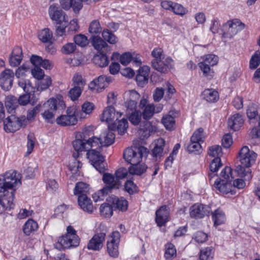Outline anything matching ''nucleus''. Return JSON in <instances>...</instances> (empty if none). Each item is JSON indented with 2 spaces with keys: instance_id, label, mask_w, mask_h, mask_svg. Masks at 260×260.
<instances>
[{
  "instance_id": "1",
  "label": "nucleus",
  "mask_w": 260,
  "mask_h": 260,
  "mask_svg": "<svg viewBox=\"0 0 260 260\" xmlns=\"http://www.w3.org/2000/svg\"><path fill=\"white\" fill-rule=\"evenodd\" d=\"M21 175L15 170L0 175V214L14 208L15 193L21 185Z\"/></svg>"
},
{
  "instance_id": "2",
  "label": "nucleus",
  "mask_w": 260,
  "mask_h": 260,
  "mask_svg": "<svg viewBox=\"0 0 260 260\" xmlns=\"http://www.w3.org/2000/svg\"><path fill=\"white\" fill-rule=\"evenodd\" d=\"M256 156V153L250 150L246 146L241 149L238 156L241 165H239L236 170L240 177H244L245 180H249L252 178L249 167L255 162Z\"/></svg>"
},
{
  "instance_id": "3",
  "label": "nucleus",
  "mask_w": 260,
  "mask_h": 260,
  "mask_svg": "<svg viewBox=\"0 0 260 260\" xmlns=\"http://www.w3.org/2000/svg\"><path fill=\"white\" fill-rule=\"evenodd\" d=\"M92 134L91 131L85 129L82 133L77 134L76 136V139L72 142L73 146L76 152L73 154V156L75 158V162H74L75 165L73 166V163H72L69 166L70 170L72 173L73 171L77 172L79 169L81 168L82 164L79 160H77V158L79 156L80 152L88 151L87 145H86L84 138L87 135L90 136Z\"/></svg>"
},
{
  "instance_id": "4",
  "label": "nucleus",
  "mask_w": 260,
  "mask_h": 260,
  "mask_svg": "<svg viewBox=\"0 0 260 260\" xmlns=\"http://www.w3.org/2000/svg\"><path fill=\"white\" fill-rule=\"evenodd\" d=\"M103 173V180L106 186L93 194V199L95 202L103 200L105 195L111 192L113 189H118L121 185V181L115 178L113 175L108 173Z\"/></svg>"
},
{
  "instance_id": "5",
  "label": "nucleus",
  "mask_w": 260,
  "mask_h": 260,
  "mask_svg": "<svg viewBox=\"0 0 260 260\" xmlns=\"http://www.w3.org/2000/svg\"><path fill=\"white\" fill-rule=\"evenodd\" d=\"M76 233L73 226H68L67 228V233L59 238L57 243L55 244V247L61 250L77 247L79 245L80 239Z\"/></svg>"
},
{
  "instance_id": "6",
  "label": "nucleus",
  "mask_w": 260,
  "mask_h": 260,
  "mask_svg": "<svg viewBox=\"0 0 260 260\" xmlns=\"http://www.w3.org/2000/svg\"><path fill=\"white\" fill-rule=\"evenodd\" d=\"M64 106V102L60 99H50L42 107L44 110L42 116L46 122L53 123L56 110L59 108L62 109Z\"/></svg>"
},
{
  "instance_id": "7",
  "label": "nucleus",
  "mask_w": 260,
  "mask_h": 260,
  "mask_svg": "<svg viewBox=\"0 0 260 260\" xmlns=\"http://www.w3.org/2000/svg\"><path fill=\"white\" fill-rule=\"evenodd\" d=\"M148 153L147 149L144 146L126 148L123 153L124 159L131 165L139 164L142 158Z\"/></svg>"
},
{
  "instance_id": "8",
  "label": "nucleus",
  "mask_w": 260,
  "mask_h": 260,
  "mask_svg": "<svg viewBox=\"0 0 260 260\" xmlns=\"http://www.w3.org/2000/svg\"><path fill=\"white\" fill-rule=\"evenodd\" d=\"M27 124L25 116L17 117L12 114L4 120V128L7 133H14Z\"/></svg>"
},
{
  "instance_id": "9",
  "label": "nucleus",
  "mask_w": 260,
  "mask_h": 260,
  "mask_svg": "<svg viewBox=\"0 0 260 260\" xmlns=\"http://www.w3.org/2000/svg\"><path fill=\"white\" fill-rule=\"evenodd\" d=\"M87 157L92 166L100 173H104L106 171L105 158L100 151L91 149L87 152Z\"/></svg>"
},
{
  "instance_id": "10",
  "label": "nucleus",
  "mask_w": 260,
  "mask_h": 260,
  "mask_svg": "<svg viewBox=\"0 0 260 260\" xmlns=\"http://www.w3.org/2000/svg\"><path fill=\"white\" fill-rule=\"evenodd\" d=\"M77 112L74 108H68L66 110V114L61 115L56 119V123L62 126L74 125L77 124Z\"/></svg>"
},
{
  "instance_id": "11",
  "label": "nucleus",
  "mask_w": 260,
  "mask_h": 260,
  "mask_svg": "<svg viewBox=\"0 0 260 260\" xmlns=\"http://www.w3.org/2000/svg\"><path fill=\"white\" fill-rule=\"evenodd\" d=\"M239 29H243L245 27V24L242 23L239 19H234L231 21H228L223 25V29H226V31L223 32V37L226 38H231L238 31Z\"/></svg>"
},
{
  "instance_id": "12",
  "label": "nucleus",
  "mask_w": 260,
  "mask_h": 260,
  "mask_svg": "<svg viewBox=\"0 0 260 260\" xmlns=\"http://www.w3.org/2000/svg\"><path fill=\"white\" fill-rule=\"evenodd\" d=\"M19 87H21L26 92L20 95L18 100L19 105L25 106L30 102V93L34 91V87L28 80L20 79L18 82Z\"/></svg>"
},
{
  "instance_id": "13",
  "label": "nucleus",
  "mask_w": 260,
  "mask_h": 260,
  "mask_svg": "<svg viewBox=\"0 0 260 260\" xmlns=\"http://www.w3.org/2000/svg\"><path fill=\"white\" fill-rule=\"evenodd\" d=\"M120 233L118 231L112 232L107 241V251L109 255L113 257H117L119 254L118 244L120 241Z\"/></svg>"
},
{
  "instance_id": "14",
  "label": "nucleus",
  "mask_w": 260,
  "mask_h": 260,
  "mask_svg": "<svg viewBox=\"0 0 260 260\" xmlns=\"http://www.w3.org/2000/svg\"><path fill=\"white\" fill-rule=\"evenodd\" d=\"M203 61L199 63L200 69L205 76L209 74L211 71V67L216 65L218 60L217 56L214 54H207L204 56Z\"/></svg>"
},
{
  "instance_id": "15",
  "label": "nucleus",
  "mask_w": 260,
  "mask_h": 260,
  "mask_svg": "<svg viewBox=\"0 0 260 260\" xmlns=\"http://www.w3.org/2000/svg\"><path fill=\"white\" fill-rule=\"evenodd\" d=\"M14 73L9 69H5L0 75V86L5 90H9L12 87Z\"/></svg>"
},
{
  "instance_id": "16",
  "label": "nucleus",
  "mask_w": 260,
  "mask_h": 260,
  "mask_svg": "<svg viewBox=\"0 0 260 260\" xmlns=\"http://www.w3.org/2000/svg\"><path fill=\"white\" fill-rule=\"evenodd\" d=\"M106 235V232L95 234L88 243L87 248L90 250H100L103 246Z\"/></svg>"
},
{
  "instance_id": "17",
  "label": "nucleus",
  "mask_w": 260,
  "mask_h": 260,
  "mask_svg": "<svg viewBox=\"0 0 260 260\" xmlns=\"http://www.w3.org/2000/svg\"><path fill=\"white\" fill-rule=\"evenodd\" d=\"M111 81L112 78L111 77L101 75L90 83L89 88L91 90L96 89L98 92H101L106 87Z\"/></svg>"
},
{
  "instance_id": "18",
  "label": "nucleus",
  "mask_w": 260,
  "mask_h": 260,
  "mask_svg": "<svg viewBox=\"0 0 260 260\" xmlns=\"http://www.w3.org/2000/svg\"><path fill=\"white\" fill-rule=\"evenodd\" d=\"M48 12L51 19L56 21L57 23H60L61 21H68L67 16L57 5H51L49 8Z\"/></svg>"
},
{
  "instance_id": "19",
  "label": "nucleus",
  "mask_w": 260,
  "mask_h": 260,
  "mask_svg": "<svg viewBox=\"0 0 260 260\" xmlns=\"http://www.w3.org/2000/svg\"><path fill=\"white\" fill-rule=\"evenodd\" d=\"M121 115V113L117 112L116 114L115 108L113 106H109L104 110L101 120L102 121H106L108 123L109 126L112 125V123H113L114 121H117Z\"/></svg>"
},
{
  "instance_id": "20",
  "label": "nucleus",
  "mask_w": 260,
  "mask_h": 260,
  "mask_svg": "<svg viewBox=\"0 0 260 260\" xmlns=\"http://www.w3.org/2000/svg\"><path fill=\"white\" fill-rule=\"evenodd\" d=\"M210 208L202 204H194L190 207V215L192 218H202L205 215H208Z\"/></svg>"
},
{
  "instance_id": "21",
  "label": "nucleus",
  "mask_w": 260,
  "mask_h": 260,
  "mask_svg": "<svg viewBox=\"0 0 260 260\" xmlns=\"http://www.w3.org/2000/svg\"><path fill=\"white\" fill-rule=\"evenodd\" d=\"M139 108L143 110L141 113L143 119L145 120L150 119L154 115L155 107L153 104H148L146 99L143 98L140 102Z\"/></svg>"
},
{
  "instance_id": "22",
  "label": "nucleus",
  "mask_w": 260,
  "mask_h": 260,
  "mask_svg": "<svg viewBox=\"0 0 260 260\" xmlns=\"http://www.w3.org/2000/svg\"><path fill=\"white\" fill-rule=\"evenodd\" d=\"M232 181L224 179L219 181L217 180L214 183V186L220 192L224 194L231 193V194L234 195L236 194V191L234 190V186L232 183Z\"/></svg>"
},
{
  "instance_id": "23",
  "label": "nucleus",
  "mask_w": 260,
  "mask_h": 260,
  "mask_svg": "<svg viewBox=\"0 0 260 260\" xmlns=\"http://www.w3.org/2000/svg\"><path fill=\"white\" fill-rule=\"evenodd\" d=\"M169 207L167 205L162 206L155 213V221L159 226H161L168 221L170 211Z\"/></svg>"
},
{
  "instance_id": "24",
  "label": "nucleus",
  "mask_w": 260,
  "mask_h": 260,
  "mask_svg": "<svg viewBox=\"0 0 260 260\" xmlns=\"http://www.w3.org/2000/svg\"><path fill=\"white\" fill-rule=\"evenodd\" d=\"M149 69L147 66L140 68L137 72L136 81L139 86L144 87L148 81Z\"/></svg>"
},
{
  "instance_id": "25",
  "label": "nucleus",
  "mask_w": 260,
  "mask_h": 260,
  "mask_svg": "<svg viewBox=\"0 0 260 260\" xmlns=\"http://www.w3.org/2000/svg\"><path fill=\"white\" fill-rule=\"evenodd\" d=\"M22 58V48L18 46L15 47L12 51L9 57L10 65L13 67L18 66L20 64Z\"/></svg>"
},
{
  "instance_id": "26",
  "label": "nucleus",
  "mask_w": 260,
  "mask_h": 260,
  "mask_svg": "<svg viewBox=\"0 0 260 260\" xmlns=\"http://www.w3.org/2000/svg\"><path fill=\"white\" fill-rule=\"evenodd\" d=\"M154 69L162 73L168 72L170 69H172L174 63V60L170 57H167L164 61L161 60V63L154 62Z\"/></svg>"
},
{
  "instance_id": "27",
  "label": "nucleus",
  "mask_w": 260,
  "mask_h": 260,
  "mask_svg": "<svg viewBox=\"0 0 260 260\" xmlns=\"http://www.w3.org/2000/svg\"><path fill=\"white\" fill-rule=\"evenodd\" d=\"M78 204L84 211L91 213L93 210L92 203L86 194L79 195L78 198Z\"/></svg>"
},
{
  "instance_id": "28",
  "label": "nucleus",
  "mask_w": 260,
  "mask_h": 260,
  "mask_svg": "<svg viewBox=\"0 0 260 260\" xmlns=\"http://www.w3.org/2000/svg\"><path fill=\"white\" fill-rule=\"evenodd\" d=\"M244 119L240 113H236L232 116L228 120V125L235 131L238 130L244 123Z\"/></svg>"
},
{
  "instance_id": "29",
  "label": "nucleus",
  "mask_w": 260,
  "mask_h": 260,
  "mask_svg": "<svg viewBox=\"0 0 260 260\" xmlns=\"http://www.w3.org/2000/svg\"><path fill=\"white\" fill-rule=\"evenodd\" d=\"M92 44L94 48L100 52H108L110 51V47L99 36L93 37Z\"/></svg>"
},
{
  "instance_id": "30",
  "label": "nucleus",
  "mask_w": 260,
  "mask_h": 260,
  "mask_svg": "<svg viewBox=\"0 0 260 260\" xmlns=\"http://www.w3.org/2000/svg\"><path fill=\"white\" fill-rule=\"evenodd\" d=\"M101 142V145L103 146H108L112 144L115 140V134L112 129H109L102 133L100 137Z\"/></svg>"
},
{
  "instance_id": "31",
  "label": "nucleus",
  "mask_w": 260,
  "mask_h": 260,
  "mask_svg": "<svg viewBox=\"0 0 260 260\" xmlns=\"http://www.w3.org/2000/svg\"><path fill=\"white\" fill-rule=\"evenodd\" d=\"M128 127V122L126 119L122 118L121 120L118 119L112 123V125L109 126V128L113 131L117 130L118 134L123 135L126 131Z\"/></svg>"
},
{
  "instance_id": "32",
  "label": "nucleus",
  "mask_w": 260,
  "mask_h": 260,
  "mask_svg": "<svg viewBox=\"0 0 260 260\" xmlns=\"http://www.w3.org/2000/svg\"><path fill=\"white\" fill-rule=\"evenodd\" d=\"M112 205L114 208L121 211H125L128 207V202L123 197L118 198L114 196L111 198Z\"/></svg>"
},
{
  "instance_id": "33",
  "label": "nucleus",
  "mask_w": 260,
  "mask_h": 260,
  "mask_svg": "<svg viewBox=\"0 0 260 260\" xmlns=\"http://www.w3.org/2000/svg\"><path fill=\"white\" fill-rule=\"evenodd\" d=\"M107 52H100L93 56L92 59L94 63L100 67H105L109 64L108 57L106 55Z\"/></svg>"
},
{
  "instance_id": "34",
  "label": "nucleus",
  "mask_w": 260,
  "mask_h": 260,
  "mask_svg": "<svg viewBox=\"0 0 260 260\" xmlns=\"http://www.w3.org/2000/svg\"><path fill=\"white\" fill-rule=\"evenodd\" d=\"M165 145V141L162 138L157 140L155 146L152 150V155L153 157L160 158L163 155L164 147Z\"/></svg>"
},
{
  "instance_id": "35",
  "label": "nucleus",
  "mask_w": 260,
  "mask_h": 260,
  "mask_svg": "<svg viewBox=\"0 0 260 260\" xmlns=\"http://www.w3.org/2000/svg\"><path fill=\"white\" fill-rule=\"evenodd\" d=\"M204 99L208 102L214 103L218 101L219 95L218 92L212 89H206L202 93Z\"/></svg>"
},
{
  "instance_id": "36",
  "label": "nucleus",
  "mask_w": 260,
  "mask_h": 260,
  "mask_svg": "<svg viewBox=\"0 0 260 260\" xmlns=\"http://www.w3.org/2000/svg\"><path fill=\"white\" fill-rule=\"evenodd\" d=\"M212 214L214 225L217 226L220 225L225 221L226 218L225 214L220 209H217L212 212Z\"/></svg>"
},
{
  "instance_id": "37",
  "label": "nucleus",
  "mask_w": 260,
  "mask_h": 260,
  "mask_svg": "<svg viewBox=\"0 0 260 260\" xmlns=\"http://www.w3.org/2000/svg\"><path fill=\"white\" fill-rule=\"evenodd\" d=\"M38 228V224L37 222L32 219H29L24 224L23 231L25 235L29 236L31 233L37 231Z\"/></svg>"
},
{
  "instance_id": "38",
  "label": "nucleus",
  "mask_w": 260,
  "mask_h": 260,
  "mask_svg": "<svg viewBox=\"0 0 260 260\" xmlns=\"http://www.w3.org/2000/svg\"><path fill=\"white\" fill-rule=\"evenodd\" d=\"M18 105V100L15 96L11 95L6 98L5 106L9 113H13Z\"/></svg>"
},
{
  "instance_id": "39",
  "label": "nucleus",
  "mask_w": 260,
  "mask_h": 260,
  "mask_svg": "<svg viewBox=\"0 0 260 260\" xmlns=\"http://www.w3.org/2000/svg\"><path fill=\"white\" fill-rule=\"evenodd\" d=\"M84 140L86 141V145H87L88 151L89 149L94 147L95 149L100 148L102 146L101 145V140L100 138H98L95 136H91L89 137L88 135L85 137Z\"/></svg>"
},
{
  "instance_id": "40",
  "label": "nucleus",
  "mask_w": 260,
  "mask_h": 260,
  "mask_svg": "<svg viewBox=\"0 0 260 260\" xmlns=\"http://www.w3.org/2000/svg\"><path fill=\"white\" fill-rule=\"evenodd\" d=\"M39 40L44 43H52V32L48 28H44L38 34Z\"/></svg>"
},
{
  "instance_id": "41",
  "label": "nucleus",
  "mask_w": 260,
  "mask_h": 260,
  "mask_svg": "<svg viewBox=\"0 0 260 260\" xmlns=\"http://www.w3.org/2000/svg\"><path fill=\"white\" fill-rule=\"evenodd\" d=\"M147 166L144 164H137L131 165L128 168V171L130 174L133 175H141L146 171Z\"/></svg>"
},
{
  "instance_id": "42",
  "label": "nucleus",
  "mask_w": 260,
  "mask_h": 260,
  "mask_svg": "<svg viewBox=\"0 0 260 260\" xmlns=\"http://www.w3.org/2000/svg\"><path fill=\"white\" fill-rule=\"evenodd\" d=\"M221 166L222 164L219 157H215L211 161L210 164V172L209 173V177L210 179L215 176L214 173L216 172Z\"/></svg>"
},
{
  "instance_id": "43",
  "label": "nucleus",
  "mask_w": 260,
  "mask_h": 260,
  "mask_svg": "<svg viewBox=\"0 0 260 260\" xmlns=\"http://www.w3.org/2000/svg\"><path fill=\"white\" fill-rule=\"evenodd\" d=\"M151 55L154 57V59L151 61V66L154 69V62L160 63L162 59L165 58V54L163 50L159 48H154L151 52Z\"/></svg>"
},
{
  "instance_id": "44",
  "label": "nucleus",
  "mask_w": 260,
  "mask_h": 260,
  "mask_svg": "<svg viewBox=\"0 0 260 260\" xmlns=\"http://www.w3.org/2000/svg\"><path fill=\"white\" fill-rule=\"evenodd\" d=\"M126 113L128 115V119L131 123L135 125H137L139 124L142 116L140 111L137 110Z\"/></svg>"
},
{
  "instance_id": "45",
  "label": "nucleus",
  "mask_w": 260,
  "mask_h": 260,
  "mask_svg": "<svg viewBox=\"0 0 260 260\" xmlns=\"http://www.w3.org/2000/svg\"><path fill=\"white\" fill-rule=\"evenodd\" d=\"M104 40L111 44H115L118 42V38L109 29H104L102 32Z\"/></svg>"
},
{
  "instance_id": "46",
  "label": "nucleus",
  "mask_w": 260,
  "mask_h": 260,
  "mask_svg": "<svg viewBox=\"0 0 260 260\" xmlns=\"http://www.w3.org/2000/svg\"><path fill=\"white\" fill-rule=\"evenodd\" d=\"M88 189V185L82 182H78L76 183L75 188L74 189V194L75 195H82L86 194Z\"/></svg>"
},
{
  "instance_id": "47",
  "label": "nucleus",
  "mask_w": 260,
  "mask_h": 260,
  "mask_svg": "<svg viewBox=\"0 0 260 260\" xmlns=\"http://www.w3.org/2000/svg\"><path fill=\"white\" fill-rule=\"evenodd\" d=\"M113 208L108 203H104L101 205L100 208L101 214L105 217H109L113 214Z\"/></svg>"
},
{
  "instance_id": "48",
  "label": "nucleus",
  "mask_w": 260,
  "mask_h": 260,
  "mask_svg": "<svg viewBox=\"0 0 260 260\" xmlns=\"http://www.w3.org/2000/svg\"><path fill=\"white\" fill-rule=\"evenodd\" d=\"M213 257V249L211 247H206L201 250L200 255L201 260H212Z\"/></svg>"
},
{
  "instance_id": "49",
  "label": "nucleus",
  "mask_w": 260,
  "mask_h": 260,
  "mask_svg": "<svg viewBox=\"0 0 260 260\" xmlns=\"http://www.w3.org/2000/svg\"><path fill=\"white\" fill-rule=\"evenodd\" d=\"M201 143L196 141H190V143L186 146V149L189 153H200L201 152Z\"/></svg>"
},
{
  "instance_id": "50",
  "label": "nucleus",
  "mask_w": 260,
  "mask_h": 260,
  "mask_svg": "<svg viewBox=\"0 0 260 260\" xmlns=\"http://www.w3.org/2000/svg\"><path fill=\"white\" fill-rule=\"evenodd\" d=\"M166 251L165 257L166 259H171L176 255L175 246L172 243H168L165 245Z\"/></svg>"
},
{
  "instance_id": "51",
  "label": "nucleus",
  "mask_w": 260,
  "mask_h": 260,
  "mask_svg": "<svg viewBox=\"0 0 260 260\" xmlns=\"http://www.w3.org/2000/svg\"><path fill=\"white\" fill-rule=\"evenodd\" d=\"M205 135L204 133V130L202 127L199 128L197 129L193 134L190 138L191 141H198L200 143H203L204 141Z\"/></svg>"
},
{
  "instance_id": "52",
  "label": "nucleus",
  "mask_w": 260,
  "mask_h": 260,
  "mask_svg": "<svg viewBox=\"0 0 260 260\" xmlns=\"http://www.w3.org/2000/svg\"><path fill=\"white\" fill-rule=\"evenodd\" d=\"M72 81L73 82L74 86L83 88L86 84V81L83 78L81 75L77 73L74 75L73 77Z\"/></svg>"
},
{
  "instance_id": "53",
  "label": "nucleus",
  "mask_w": 260,
  "mask_h": 260,
  "mask_svg": "<svg viewBox=\"0 0 260 260\" xmlns=\"http://www.w3.org/2000/svg\"><path fill=\"white\" fill-rule=\"evenodd\" d=\"M260 64V52L256 51L251 56L249 61V68L255 69Z\"/></svg>"
},
{
  "instance_id": "54",
  "label": "nucleus",
  "mask_w": 260,
  "mask_h": 260,
  "mask_svg": "<svg viewBox=\"0 0 260 260\" xmlns=\"http://www.w3.org/2000/svg\"><path fill=\"white\" fill-rule=\"evenodd\" d=\"M161 122L166 129L171 130L175 125L174 118L171 115H166L162 118Z\"/></svg>"
},
{
  "instance_id": "55",
  "label": "nucleus",
  "mask_w": 260,
  "mask_h": 260,
  "mask_svg": "<svg viewBox=\"0 0 260 260\" xmlns=\"http://www.w3.org/2000/svg\"><path fill=\"white\" fill-rule=\"evenodd\" d=\"M208 154L212 157H220L222 155V148L219 145H213L209 147Z\"/></svg>"
},
{
  "instance_id": "56",
  "label": "nucleus",
  "mask_w": 260,
  "mask_h": 260,
  "mask_svg": "<svg viewBox=\"0 0 260 260\" xmlns=\"http://www.w3.org/2000/svg\"><path fill=\"white\" fill-rule=\"evenodd\" d=\"M153 131V126L150 123H147L144 128H140L139 129V133L144 139L149 137Z\"/></svg>"
},
{
  "instance_id": "57",
  "label": "nucleus",
  "mask_w": 260,
  "mask_h": 260,
  "mask_svg": "<svg viewBox=\"0 0 260 260\" xmlns=\"http://www.w3.org/2000/svg\"><path fill=\"white\" fill-rule=\"evenodd\" d=\"M232 170L230 167H225L221 172L219 180L221 179L233 180L234 177L232 176Z\"/></svg>"
},
{
  "instance_id": "58",
  "label": "nucleus",
  "mask_w": 260,
  "mask_h": 260,
  "mask_svg": "<svg viewBox=\"0 0 260 260\" xmlns=\"http://www.w3.org/2000/svg\"><path fill=\"white\" fill-rule=\"evenodd\" d=\"M76 1L74 0H59V3L61 7L65 10H69L70 8H72L75 13H78L79 11H76L75 6H77L75 4Z\"/></svg>"
},
{
  "instance_id": "59",
  "label": "nucleus",
  "mask_w": 260,
  "mask_h": 260,
  "mask_svg": "<svg viewBox=\"0 0 260 260\" xmlns=\"http://www.w3.org/2000/svg\"><path fill=\"white\" fill-rule=\"evenodd\" d=\"M74 40L76 45H77L82 47L86 46L88 43L87 37L81 34L76 35Z\"/></svg>"
},
{
  "instance_id": "60",
  "label": "nucleus",
  "mask_w": 260,
  "mask_h": 260,
  "mask_svg": "<svg viewBox=\"0 0 260 260\" xmlns=\"http://www.w3.org/2000/svg\"><path fill=\"white\" fill-rule=\"evenodd\" d=\"M125 97L127 101L138 103L140 98V95L136 90H129L125 93Z\"/></svg>"
},
{
  "instance_id": "61",
  "label": "nucleus",
  "mask_w": 260,
  "mask_h": 260,
  "mask_svg": "<svg viewBox=\"0 0 260 260\" xmlns=\"http://www.w3.org/2000/svg\"><path fill=\"white\" fill-rule=\"evenodd\" d=\"M82 89L74 86L68 92V95L72 101L77 100L81 95Z\"/></svg>"
},
{
  "instance_id": "62",
  "label": "nucleus",
  "mask_w": 260,
  "mask_h": 260,
  "mask_svg": "<svg viewBox=\"0 0 260 260\" xmlns=\"http://www.w3.org/2000/svg\"><path fill=\"white\" fill-rule=\"evenodd\" d=\"M102 27L99 21L98 20L92 21L89 27V31L91 34H99L102 31Z\"/></svg>"
},
{
  "instance_id": "63",
  "label": "nucleus",
  "mask_w": 260,
  "mask_h": 260,
  "mask_svg": "<svg viewBox=\"0 0 260 260\" xmlns=\"http://www.w3.org/2000/svg\"><path fill=\"white\" fill-rule=\"evenodd\" d=\"M76 49V45L73 43H68L64 45L61 48V52L64 54L73 53Z\"/></svg>"
},
{
  "instance_id": "64",
  "label": "nucleus",
  "mask_w": 260,
  "mask_h": 260,
  "mask_svg": "<svg viewBox=\"0 0 260 260\" xmlns=\"http://www.w3.org/2000/svg\"><path fill=\"white\" fill-rule=\"evenodd\" d=\"M124 189L129 194H134L137 191V186L131 180H127L124 184Z\"/></svg>"
}]
</instances>
